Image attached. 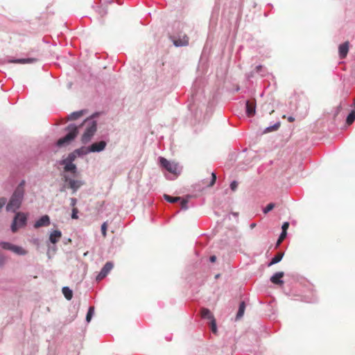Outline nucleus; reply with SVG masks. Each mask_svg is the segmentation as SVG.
<instances>
[{
    "mask_svg": "<svg viewBox=\"0 0 355 355\" xmlns=\"http://www.w3.org/2000/svg\"><path fill=\"white\" fill-rule=\"evenodd\" d=\"M26 220L27 217L24 213H17L11 225L12 232H16L19 228L24 227L26 225Z\"/></svg>",
    "mask_w": 355,
    "mask_h": 355,
    "instance_id": "nucleus-4",
    "label": "nucleus"
},
{
    "mask_svg": "<svg viewBox=\"0 0 355 355\" xmlns=\"http://www.w3.org/2000/svg\"><path fill=\"white\" fill-rule=\"evenodd\" d=\"M284 276V272H277L275 273L271 277L270 281L276 285H282L284 282L281 279Z\"/></svg>",
    "mask_w": 355,
    "mask_h": 355,
    "instance_id": "nucleus-11",
    "label": "nucleus"
},
{
    "mask_svg": "<svg viewBox=\"0 0 355 355\" xmlns=\"http://www.w3.org/2000/svg\"><path fill=\"white\" fill-rule=\"evenodd\" d=\"M78 209L76 207H73L72 209L71 218L73 219H78Z\"/></svg>",
    "mask_w": 355,
    "mask_h": 355,
    "instance_id": "nucleus-34",
    "label": "nucleus"
},
{
    "mask_svg": "<svg viewBox=\"0 0 355 355\" xmlns=\"http://www.w3.org/2000/svg\"><path fill=\"white\" fill-rule=\"evenodd\" d=\"M355 121V110H352L347 116L346 123L347 125H351Z\"/></svg>",
    "mask_w": 355,
    "mask_h": 355,
    "instance_id": "nucleus-25",
    "label": "nucleus"
},
{
    "mask_svg": "<svg viewBox=\"0 0 355 355\" xmlns=\"http://www.w3.org/2000/svg\"><path fill=\"white\" fill-rule=\"evenodd\" d=\"M82 115H83L82 111L74 112L68 116L67 120H70V121L76 120L77 119L80 118Z\"/></svg>",
    "mask_w": 355,
    "mask_h": 355,
    "instance_id": "nucleus-23",
    "label": "nucleus"
},
{
    "mask_svg": "<svg viewBox=\"0 0 355 355\" xmlns=\"http://www.w3.org/2000/svg\"><path fill=\"white\" fill-rule=\"evenodd\" d=\"M171 39L175 46H186L189 45V37L184 33L180 34L178 37L175 36L171 37Z\"/></svg>",
    "mask_w": 355,
    "mask_h": 355,
    "instance_id": "nucleus-6",
    "label": "nucleus"
},
{
    "mask_svg": "<svg viewBox=\"0 0 355 355\" xmlns=\"http://www.w3.org/2000/svg\"><path fill=\"white\" fill-rule=\"evenodd\" d=\"M211 329L214 334H216L217 332V327H216V320L214 319L211 320L210 322Z\"/></svg>",
    "mask_w": 355,
    "mask_h": 355,
    "instance_id": "nucleus-33",
    "label": "nucleus"
},
{
    "mask_svg": "<svg viewBox=\"0 0 355 355\" xmlns=\"http://www.w3.org/2000/svg\"><path fill=\"white\" fill-rule=\"evenodd\" d=\"M12 252L19 255H24L27 253L26 250L23 249L21 247L15 245L12 247Z\"/></svg>",
    "mask_w": 355,
    "mask_h": 355,
    "instance_id": "nucleus-22",
    "label": "nucleus"
},
{
    "mask_svg": "<svg viewBox=\"0 0 355 355\" xmlns=\"http://www.w3.org/2000/svg\"><path fill=\"white\" fill-rule=\"evenodd\" d=\"M164 198L166 201L171 203L178 202L181 200L180 197H172L166 194H164Z\"/></svg>",
    "mask_w": 355,
    "mask_h": 355,
    "instance_id": "nucleus-26",
    "label": "nucleus"
},
{
    "mask_svg": "<svg viewBox=\"0 0 355 355\" xmlns=\"http://www.w3.org/2000/svg\"><path fill=\"white\" fill-rule=\"evenodd\" d=\"M76 203H77V200H76V198H71L70 199V205H71V206L73 208V207H76L75 206H76Z\"/></svg>",
    "mask_w": 355,
    "mask_h": 355,
    "instance_id": "nucleus-40",
    "label": "nucleus"
},
{
    "mask_svg": "<svg viewBox=\"0 0 355 355\" xmlns=\"http://www.w3.org/2000/svg\"><path fill=\"white\" fill-rule=\"evenodd\" d=\"M238 187V183L236 181H233L230 184V188L232 191H235Z\"/></svg>",
    "mask_w": 355,
    "mask_h": 355,
    "instance_id": "nucleus-38",
    "label": "nucleus"
},
{
    "mask_svg": "<svg viewBox=\"0 0 355 355\" xmlns=\"http://www.w3.org/2000/svg\"><path fill=\"white\" fill-rule=\"evenodd\" d=\"M274 112V110H272L270 112V114H272Z\"/></svg>",
    "mask_w": 355,
    "mask_h": 355,
    "instance_id": "nucleus-47",
    "label": "nucleus"
},
{
    "mask_svg": "<svg viewBox=\"0 0 355 355\" xmlns=\"http://www.w3.org/2000/svg\"><path fill=\"white\" fill-rule=\"evenodd\" d=\"M262 68L261 65H259L256 67L257 72H259Z\"/></svg>",
    "mask_w": 355,
    "mask_h": 355,
    "instance_id": "nucleus-43",
    "label": "nucleus"
},
{
    "mask_svg": "<svg viewBox=\"0 0 355 355\" xmlns=\"http://www.w3.org/2000/svg\"><path fill=\"white\" fill-rule=\"evenodd\" d=\"M284 257L283 252H278L271 260V261L268 263V266H271L273 264L277 263L279 262Z\"/></svg>",
    "mask_w": 355,
    "mask_h": 355,
    "instance_id": "nucleus-17",
    "label": "nucleus"
},
{
    "mask_svg": "<svg viewBox=\"0 0 355 355\" xmlns=\"http://www.w3.org/2000/svg\"><path fill=\"white\" fill-rule=\"evenodd\" d=\"M216 180V174L214 173H211V180L207 186L209 187H212L215 184Z\"/></svg>",
    "mask_w": 355,
    "mask_h": 355,
    "instance_id": "nucleus-35",
    "label": "nucleus"
},
{
    "mask_svg": "<svg viewBox=\"0 0 355 355\" xmlns=\"http://www.w3.org/2000/svg\"><path fill=\"white\" fill-rule=\"evenodd\" d=\"M255 225H256V224H255V223H252V224H251V225H250V226H251V227H252V228H253V227H255Z\"/></svg>",
    "mask_w": 355,
    "mask_h": 355,
    "instance_id": "nucleus-45",
    "label": "nucleus"
},
{
    "mask_svg": "<svg viewBox=\"0 0 355 355\" xmlns=\"http://www.w3.org/2000/svg\"><path fill=\"white\" fill-rule=\"evenodd\" d=\"M62 293L64 295L65 298L68 300H70L73 297L72 291L69 287H63Z\"/></svg>",
    "mask_w": 355,
    "mask_h": 355,
    "instance_id": "nucleus-20",
    "label": "nucleus"
},
{
    "mask_svg": "<svg viewBox=\"0 0 355 355\" xmlns=\"http://www.w3.org/2000/svg\"><path fill=\"white\" fill-rule=\"evenodd\" d=\"M24 184L23 180L16 188L6 206L7 211H15L20 207L24 194Z\"/></svg>",
    "mask_w": 355,
    "mask_h": 355,
    "instance_id": "nucleus-1",
    "label": "nucleus"
},
{
    "mask_svg": "<svg viewBox=\"0 0 355 355\" xmlns=\"http://www.w3.org/2000/svg\"><path fill=\"white\" fill-rule=\"evenodd\" d=\"M49 225L50 218L49 216L44 215L35 222V223L34 224V227L39 228L41 227H46L49 226Z\"/></svg>",
    "mask_w": 355,
    "mask_h": 355,
    "instance_id": "nucleus-10",
    "label": "nucleus"
},
{
    "mask_svg": "<svg viewBox=\"0 0 355 355\" xmlns=\"http://www.w3.org/2000/svg\"><path fill=\"white\" fill-rule=\"evenodd\" d=\"M64 187H64L62 189H60V191H64L65 190V189H64Z\"/></svg>",
    "mask_w": 355,
    "mask_h": 355,
    "instance_id": "nucleus-46",
    "label": "nucleus"
},
{
    "mask_svg": "<svg viewBox=\"0 0 355 355\" xmlns=\"http://www.w3.org/2000/svg\"><path fill=\"white\" fill-rule=\"evenodd\" d=\"M338 49L340 58H345L347 56L349 51V42H345V43L340 44Z\"/></svg>",
    "mask_w": 355,
    "mask_h": 355,
    "instance_id": "nucleus-12",
    "label": "nucleus"
},
{
    "mask_svg": "<svg viewBox=\"0 0 355 355\" xmlns=\"http://www.w3.org/2000/svg\"><path fill=\"white\" fill-rule=\"evenodd\" d=\"M245 309V304L244 302H241L239 305V311L236 314V319H240L243 317Z\"/></svg>",
    "mask_w": 355,
    "mask_h": 355,
    "instance_id": "nucleus-21",
    "label": "nucleus"
},
{
    "mask_svg": "<svg viewBox=\"0 0 355 355\" xmlns=\"http://www.w3.org/2000/svg\"><path fill=\"white\" fill-rule=\"evenodd\" d=\"M60 164L62 165H64V171L71 172L74 174L76 173L77 168L74 164H73L71 162H64V160H62Z\"/></svg>",
    "mask_w": 355,
    "mask_h": 355,
    "instance_id": "nucleus-14",
    "label": "nucleus"
},
{
    "mask_svg": "<svg viewBox=\"0 0 355 355\" xmlns=\"http://www.w3.org/2000/svg\"><path fill=\"white\" fill-rule=\"evenodd\" d=\"M107 222H104L101 225V233L104 238L107 236Z\"/></svg>",
    "mask_w": 355,
    "mask_h": 355,
    "instance_id": "nucleus-30",
    "label": "nucleus"
},
{
    "mask_svg": "<svg viewBox=\"0 0 355 355\" xmlns=\"http://www.w3.org/2000/svg\"><path fill=\"white\" fill-rule=\"evenodd\" d=\"M286 234H287V232H282V234H280V236L277 240V247H278L280 245V243L284 240V239L286 236Z\"/></svg>",
    "mask_w": 355,
    "mask_h": 355,
    "instance_id": "nucleus-32",
    "label": "nucleus"
},
{
    "mask_svg": "<svg viewBox=\"0 0 355 355\" xmlns=\"http://www.w3.org/2000/svg\"><path fill=\"white\" fill-rule=\"evenodd\" d=\"M280 126V123H275L274 125L272 126H270V127H268L266 130H265V132H272V131H275V130H278V128H279Z\"/></svg>",
    "mask_w": 355,
    "mask_h": 355,
    "instance_id": "nucleus-29",
    "label": "nucleus"
},
{
    "mask_svg": "<svg viewBox=\"0 0 355 355\" xmlns=\"http://www.w3.org/2000/svg\"><path fill=\"white\" fill-rule=\"evenodd\" d=\"M201 317L202 318L209 319V320H211L214 319V317L213 314L207 308H202L201 309Z\"/></svg>",
    "mask_w": 355,
    "mask_h": 355,
    "instance_id": "nucleus-16",
    "label": "nucleus"
},
{
    "mask_svg": "<svg viewBox=\"0 0 355 355\" xmlns=\"http://www.w3.org/2000/svg\"><path fill=\"white\" fill-rule=\"evenodd\" d=\"M113 267V263L111 261H107L104 265L99 274L96 276V281L100 282L103 279H104L108 275V273L112 270Z\"/></svg>",
    "mask_w": 355,
    "mask_h": 355,
    "instance_id": "nucleus-7",
    "label": "nucleus"
},
{
    "mask_svg": "<svg viewBox=\"0 0 355 355\" xmlns=\"http://www.w3.org/2000/svg\"><path fill=\"white\" fill-rule=\"evenodd\" d=\"M209 260H210L211 262L214 263L216 260V257L214 256V255L211 256L210 258H209Z\"/></svg>",
    "mask_w": 355,
    "mask_h": 355,
    "instance_id": "nucleus-41",
    "label": "nucleus"
},
{
    "mask_svg": "<svg viewBox=\"0 0 355 355\" xmlns=\"http://www.w3.org/2000/svg\"><path fill=\"white\" fill-rule=\"evenodd\" d=\"M13 244L8 243V242H1L0 243V246L4 249L12 251Z\"/></svg>",
    "mask_w": 355,
    "mask_h": 355,
    "instance_id": "nucleus-27",
    "label": "nucleus"
},
{
    "mask_svg": "<svg viewBox=\"0 0 355 355\" xmlns=\"http://www.w3.org/2000/svg\"><path fill=\"white\" fill-rule=\"evenodd\" d=\"M61 237V232L60 230H54L51 233L49 236V240L52 243L55 244L59 241Z\"/></svg>",
    "mask_w": 355,
    "mask_h": 355,
    "instance_id": "nucleus-15",
    "label": "nucleus"
},
{
    "mask_svg": "<svg viewBox=\"0 0 355 355\" xmlns=\"http://www.w3.org/2000/svg\"><path fill=\"white\" fill-rule=\"evenodd\" d=\"M181 200V207L183 209H187V202L188 201L185 199L180 200Z\"/></svg>",
    "mask_w": 355,
    "mask_h": 355,
    "instance_id": "nucleus-36",
    "label": "nucleus"
},
{
    "mask_svg": "<svg viewBox=\"0 0 355 355\" xmlns=\"http://www.w3.org/2000/svg\"><path fill=\"white\" fill-rule=\"evenodd\" d=\"M6 198H0V209L5 205L6 203Z\"/></svg>",
    "mask_w": 355,
    "mask_h": 355,
    "instance_id": "nucleus-39",
    "label": "nucleus"
},
{
    "mask_svg": "<svg viewBox=\"0 0 355 355\" xmlns=\"http://www.w3.org/2000/svg\"><path fill=\"white\" fill-rule=\"evenodd\" d=\"M354 106L355 107V99H354Z\"/></svg>",
    "mask_w": 355,
    "mask_h": 355,
    "instance_id": "nucleus-48",
    "label": "nucleus"
},
{
    "mask_svg": "<svg viewBox=\"0 0 355 355\" xmlns=\"http://www.w3.org/2000/svg\"><path fill=\"white\" fill-rule=\"evenodd\" d=\"M288 121L289 122H293V121H295V118H294V117H293V116H288Z\"/></svg>",
    "mask_w": 355,
    "mask_h": 355,
    "instance_id": "nucleus-42",
    "label": "nucleus"
},
{
    "mask_svg": "<svg viewBox=\"0 0 355 355\" xmlns=\"http://www.w3.org/2000/svg\"><path fill=\"white\" fill-rule=\"evenodd\" d=\"M106 142L105 141H101L98 142L93 143L89 146V150L91 153H98L103 150L106 147Z\"/></svg>",
    "mask_w": 355,
    "mask_h": 355,
    "instance_id": "nucleus-9",
    "label": "nucleus"
},
{
    "mask_svg": "<svg viewBox=\"0 0 355 355\" xmlns=\"http://www.w3.org/2000/svg\"><path fill=\"white\" fill-rule=\"evenodd\" d=\"M159 163L162 167L171 173H175L178 169L176 164L171 162L164 157H160Z\"/></svg>",
    "mask_w": 355,
    "mask_h": 355,
    "instance_id": "nucleus-8",
    "label": "nucleus"
},
{
    "mask_svg": "<svg viewBox=\"0 0 355 355\" xmlns=\"http://www.w3.org/2000/svg\"><path fill=\"white\" fill-rule=\"evenodd\" d=\"M89 153H91L90 150H89V146H88V147L83 146L80 148L75 150V153H77L78 156L87 155Z\"/></svg>",
    "mask_w": 355,
    "mask_h": 355,
    "instance_id": "nucleus-18",
    "label": "nucleus"
},
{
    "mask_svg": "<svg viewBox=\"0 0 355 355\" xmlns=\"http://www.w3.org/2000/svg\"><path fill=\"white\" fill-rule=\"evenodd\" d=\"M67 130H69V133L59 139L57 141V146L59 147L68 145L70 144L78 135V127L71 124L67 126Z\"/></svg>",
    "mask_w": 355,
    "mask_h": 355,
    "instance_id": "nucleus-3",
    "label": "nucleus"
},
{
    "mask_svg": "<svg viewBox=\"0 0 355 355\" xmlns=\"http://www.w3.org/2000/svg\"><path fill=\"white\" fill-rule=\"evenodd\" d=\"M77 157H78V154L75 153V150H74L72 153H71L70 154H69L67 157L63 160H64V162H68L73 163V162L76 159Z\"/></svg>",
    "mask_w": 355,
    "mask_h": 355,
    "instance_id": "nucleus-24",
    "label": "nucleus"
},
{
    "mask_svg": "<svg viewBox=\"0 0 355 355\" xmlns=\"http://www.w3.org/2000/svg\"><path fill=\"white\" fill-rule=\"evenodd\" d=\"M80 127L85 128V132L81 137V141L87 144L91 141L92 138L97 130V123L93 119H86Z\"/></svg>",
    "mask_w": 355,
    "mask_h": 355,
    "instance_id": "nucleus-2",
    "label": "nucleus"
},
{
    "mask_svg": "<svg viewBox=\"0 0 355 355\" xmlns=\"http://www.w3.org/2000/svg\"><path fill=\"white\" fill-rule=\"evenodd\" d=\"M36 61L35 58H28V59H17L10 60V62L12 63H19V64H25V63H32Z\"/></svg>",
    "mask_w": 355,
    "mask_h": 355,
    "instance_id": "nucleus-19",
    "label": "nucleus"
},
{
    "mask_svg": "<svg viewBox=\"0 0 355 355\" xmlns=\"http://www.w3.org/2000/svg\"><path fill=\"white\" fill-rule=\"evenodd\" d=\"M62 180L68 184L67 187L72 189L73 193L84 184L83 181L71 179L67 175H63Z\"/></svg>",
    "mask_w": 355,
    "mask_h": 355,
    "instance_id": "nucleus-5",
    "label": "nucleus"
},
{
    "mask_svg": "<svg viewBox=\"0 0 355 355\" xmlns=\"http://www.w3.org/2000/svg\"><path fill=\"white\" fill-rule=\"evenodd\" d=\"M288 227H289V223L288 222L284 223V224L282 225V232H286Z\"/></svg>",
    "mask_w": 355,
    "mask_h": 355,
    "instance_id": "nucleus-37",
    "label": "nucleus"
},
{
    "mask_svg": "<svg viewBox=\"0 0 355 355\" xmlns=\"http://www.w3.org/2000/svg\"><path fill=\"white\" fill-rule=\"evenodd\" d=\"M342 107L340 105H339L338 107H337V110H338V113L341 110Z\"/></svg>",
    "mask_w": 355,
    "mask_h": 355,
    "instance_id": "nucleus-44",
    "label": "nucleus"
},
{
    "mask_svg": "<svg viewBox=\"0 0 355 355\" xmlns=\"http://www.w3.org/2000/svg\"><path fill=\"white\" fill-rule=\"evenodd\" d=\"M94 307L93 306H90L89 310H88V312L87 313V315H86V320L87 322H89L92 318V315L94 314Z\"/></svg>",
    "mask_w": 355,
    "mask_h": 355,
    "instance_id": "nucleus-28",
    "label": "nucleus"
},
{
    "mask_svg": "<svg viewBox=\"0 0 355 355\" xmlns=\"http://www.w3.org/2000/svg\"><path fill=\"white\" fill-rule=\"evenodd\" d=\"M256 103L254 101L246 102V112L248 116H252L255 114Z\"/></svg>",
    "mask_w": 355,
    "mask_h": 355,
    "instance_id": "nucleus-13",
    "label": "nucleus"
},
{
    "mask_svg": "<svg viewBox=\"0 0 355 355\" xmlns=\"http://www.w3.org/2000/svg\"><path fill=\"white\" fill-rule=\"evenodd\" d=\"M275 205L272 202L271 203H269L263 210V213L264 214H267L270 211H271L272 209H273V208L275 207Z\"/></svg>",
    "mask_w": 355,
    "mask_h": 355,
    "instance_id": "nucleus-31",
    "label": "nucleus"
}]
</instances>
